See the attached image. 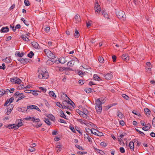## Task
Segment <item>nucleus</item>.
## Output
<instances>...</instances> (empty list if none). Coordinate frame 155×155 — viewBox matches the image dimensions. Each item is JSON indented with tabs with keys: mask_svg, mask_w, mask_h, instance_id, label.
<instances>
[{
	"mask_svg": "<svg viewBox=\"0 0 155 155\" xmlns=\"http://www.w3.org/2000/svg\"><path fill=\"white\" fill-rule=\"evenodd\" d=\"M116 14L117 17L121 20L124 21L126 18V15L124 12L122 11H117Z\"/></svg>",
	"mask_w": 155,
	"mask_h": 155,
	"instance_id": "1",
	"label": "nucleus"
},
{
	"mask_svg": "<svg viewBox=\"0 0 155 155\" xmlns=\"http://www.w3.org/2000/svg\"><path fill=\"white\" fill-rule=\"evenodd\" d=\"M38 72H40V73H42L43 77V79H47L48 78L49 75L48 72L47 71V70L45 68L42 67L39 68Z\"/></svg>",
	"mask_w": 155,
	"mask_h": 155,
	"instance_id": "2",
	"label": "nucleus"
},
{
	"mask_svg": "<svg viewBox=\"0 0 155 155\" xmlns=\"http://www.w3.org/2000/svg\"><path fill=\"white\" fill-rule=\"evenodd\" d=\"M44 52L47 56L50 59H53L54 58H56L54 55L48 49H45Z\"/></svg>",
	"mask_w": 155,
	"mask_h": 155,
	"instance_id": "3",
	"label": "nucleus"
},
{
	"mask_svg": "<svg viewBox=\"0 0 155 155\" xmlns=\"http://www.w3.org/2000/svg\"><path fill=\"white\" fill-rule=\"evenodd\" d=\"M25 120H31L33 122H38L40 121V120L38 119H35L34 117H26L25 118Z\"/></svg>",
	"mask_w": 155,
	"mask_h": 155,
	"instance_id": "4",
	"label": "nucleus"
},
{
	"mask_svg": "<svg viewBox=\"0 0 155 155\" xmlns=\"http://www.w3.org/2000/svg\"><path fill=\"white\" fill-rule=\"evenodd\" d=\"M95 12L99 13L101 12V7L98 2L95 4Z\"/></svg>",
	"mask_w": 155,
	"mask_h": 155,
	"instance_id": "5",
	"label": "nucleus"
},
{
	"mask_svg": "<svg viewBox=\"0 0 155 155\" xmlns=\"http://www.w3.org/2000/svg\"><path fill=\"white\" fill-rule=\"evenodd\" d=\"M102 100L100 98H98L95 100V106H102L104 102H102Z\"/></svg>",
	"mask_w": 155,
	"mask_h": 155,
	"instance_id": "6",
	"label": "nucleus"
},
{
	"mask_svg": "<svg viewBox=\"0 0 155 155\" xmlns=\"http://www.w3.org/2000/svg\"><path fill=\"white\" fill-rule=\"evenodd\" d=\"M104 77L106 79L109 80L112 78L113 75L111 73H108L107 74L104 75Z\"/></svg>",
	"mask_w": 155,
	"mask_h": 155,
	"instance_id": "7",
	"label": "nucleus"
},
{
	"mask_svg": "<svg viewBox=\"0 0 155 155\" xmlns=\"http://www.w3.org/2000/svg\"><path fill=\"white\" fill-rule=\"evenodd\" d=\"M14 100V98L13 97H11L9 99H7L4 104V106H7L8 104H10L12 103L13 101Z\"/></svg>",
	"mask_w": 155,
	"mask_h": 155,
	"instance_id": "8",
	"label": "nucleus"
},
{
	"mask_svg": "<svg viewBox=\"0 0 155 155\" xmlns=\"http://www.w3.org/2000/svg\"><path fill=\"white\" fill-rule=\"evenodd\" d=\"M122 59L126 61H128L129 59V56L127 54H124L122 56Z\"/></svg>",
	"mask_w": 155,
	"mask_h": 155,
	"instance_id": "9",
	"label": "nucleus"
},
{
	"mask_svg": "<svg viewBox=\"0 0 155 155\" xmlns=\"http://www.w3.org/2000/svg\"><path fill=\"white\" fill-rule=\"evenodd\" d=\"M55 147V149L58 153L60 152L62 148V145L61 144H59L58 145H56Z\"/></svg>",
	"mask_w": 155,
	"mask_h": 155,
	"instance_id": "10",
	"label": "nucleus"
},
{
	"mask_svg": "<svg viewBox=\"0 0 155 155\" xmlns=\"http://www.w3.org/2000/svg\"><path fill=\"white\" fill-rule=\"evenodd\" d=\"M22 120L21 119H18L17 120V122H18V123L17 124V125H16V129H18L19 127H20L23 125V124L22 122Z\"/></svg>",
	"mask_w": 155,
	"mask_h": 155,
	"instance_id": "11",
	"label": "nucleus"
},
{
	"mask_svg": "<svg viewBox=\"0 0 155 155\" xmlns=\"http://www.w3.org/2000/svg\"><path fill=\"white\" fill-rule=\"evenodd\" d=\"M151 126L150 124H148L147 125L145 124V127L142 128V129L144 131H147L150 129Z\"/></svg>",
	"mask_w": 155,
	"mask_h": 155,
	"instance_id": "12",
	"label": "nucleus"
},
{
	"mask_svg": "<svg viewBox=\"0 0 155 155\" xmlns=\"http://www.w3.org/2000/svg\"><path fill=\"white\" fill-rule=\"evenodd\" d=\"M56 61H54L53 60H48L46 62V64L47 65H51L54 63L56 62Z\"/></svg>",
	"mask_w": 155,
	"mask_h": 155,
	"instance_id": "13",
	"label": "nucleus"
},
{
	"mask_svg": "<svg viewBox=\"0 0 155 155\" xmlns=\"http://www.w3.org/2000/svg\"><path fill=\"white\" fill-rule=\"evenodd\" d=\"M32 46L35 49H39V45L38 43L36 42H33L31 43Z\"/></svg>",
	"mask_w": 155,
	"mask_h": 155,
	"instance_id": "14",
	"label": "nucleus"
},
{
	"mask_svg": "<svg viewBox=\"0 0 155 155\" xmlns=\"http://www.w3.org/2000/svg\"><path fill=\"white\" fill-rule=\"evenodd\" d=\"M9 28L8 27H2L0 30V32L1 33H6L8 31Z\"/></svg>",
	"mask_w": 155,
	"mask_h": 155,
	"instance_id": "15",
	"label": "nucleus"
},
{
	"mask_svg": "<svg viewBox=\"0 0 155 155\" xmlns=\"http://www.w3.org/2000/svg\"><path fill=\"white\" fill-rule=\"evenodd\" d=\"M101 12L102 13V15H103L104 17L105 18H107V19H108V15L105 12V10H102Z\"/></svg>",
	"mask_w": 155,
	"mask_h": 155,
	"instance_id": "16",
	"label": "nucleus"
},
{
	"mask_svg": "<svg viewBox=\"0 0 155 155\" xmlns=\"http://www.w3.org/2000/svg\"><path fill=\"white\" fill-rule=\"evenodd\" d=\"M95 109L97 113L100 114L102 111V106H95Z\"/></svg>",
	"mask_w": 155,
	"mask_h": 155,
	"instance_id": "17",
	"label": "nucleus"
},
{
	"mask_svg": "<svg viewBox=\"0 0 155 155\" xmlns=\"http://www.w3.org/2000/svg\"><path fill=\"white\" fill-rule=\"evenodd\" d=\"M84 138H87L88 140V141L90 143H91L92 142V137L88 136L87 134H84Z\"/></svg>",
	"mask_w": 155,
	"mask_h": 155,
	"instance_id": "18",
	"label": "nucleus"
},
{
	"mask_svg": "<svg viewBox=\"0 0 155 155\" xmlns=\"http://www.w3.org/2000/svg\"><path fill=\"white\" fill-rule=\"evenodd\" d=\"M56 68L57 70L58 69L60 71H63L64 70H68L69 68L66 67H57Z\"/></svg>",
	"mask_w": 155,
	"mask_h": 155,
	"instance_id": "19",
	"label": "nucleus"
},
{
	"mask_svg": "<svg viewBox=\"0 0 155 155\" xmlns=\"http://www.w3.org/2000/svg\"><path fill=\"white\" fill-rule=\"evenodd\" d=\"M129 147L130 150L134 151V143L132 141H131L130 142L129 144Z\"/></svg>",
	"mask_w": 155,
	"mask_h": 155,
	"instance_id": "20",
	"label": "nucleus"
},
{
	"mask_svg": "<svg viewBox=\"0 0 155 155\" xmlns=\"http://www.w3.org/2000/svg\"><path fill=\"white\" fill-rule=\"evenodd\" d=\"M9 129H17L16 127V125L15 124H10L8 125L7 127Z\"/></svg>",
	"mask_w": 155,
	"mask_h": 155,
	"instance_id": "21",
	"label": "nucleus"
},
{
	"mask_svg": "<svg viewBox=\"0 0 155 155\" xmlns=\"http://www.w3.org/2000/svg\"><path fill=\"white\" fill-rule=\"evenodd\" d=\"M117 116L120 119H122L124 118V115L123 114L120 112L119 110H118L117 112Z\"/></svg>",
	"mask_w": 155,
	"mask_h": 155,
	"instance_id": "22",
	"label": "nucleus"
},
{
	"mask_svg": "<svg viewBox=\"0 0 155 155\" xmlns=\"http://www.w3.org/2000/svg\"><path fill=\"white\" fill-rule=\"evenodd\" d=\"M58 61L60 63L63 64L66 62L67 61L64 57H62L60 60H58Z\"/></svg>",
	"mask_w": 155,
	"mask_h": 155,
	"instance_id": "23",
	"label": "nucleus"
},
{
	"mask_svg": "<svg viewBox=\"0 0 155 155\" xmlns=\"http://www.w3.org/2000/svg\"><path fill=\"white\" fill-rule=\"evenodd\" d=\"M60 113L61 114L60 116L62 117H63L65 119L68 120V119L66 118V117L65 114L64 113L63 111L61 110H60Z\"/></svg>",
	"mask_w": 155,
	"mask_h": 155,
	"instance_id": "24",
	"label": "nucleus"
},
{
	"mask_svg": "<svg viewBox=\"0 0 155 155\" xmlns=\"http://www.w3.org/2000/svg\"><path fill=\"white\" fill-rule=\"evenodd\" d=\"M94 79L95 81H100L101 80L100 77L96 74H94L93 76Z\"/></svg>",
	"mask_w": 155,
	"mask_h": 155,
	"instance_id": "25",
	"label": "nucleus"
},
{
	"mask_svg": "<svg viewBox=\"0 0 155 155\" xmlns=\"http://www.w3.org/2000/svg\"><path fill=\"white\" fill-rule=\"evenodd\" d=\"M21 37L23 40L26 41L28 42L29 41V39L28 38H27L26 35H22Z\"/></svg>",
	"mask_w": 155,
	"mask_h": 155,
	"instance_id": "26",
	"label": "nucleus"
},
{
	"mask_svg": "<svg viewBox=\"0 0 155 155\" xmlns=\"http://www.w3.org/2000/svg\"><path fill=\"white\" fill-rule=\"evenodd\" d=\"M74 61H70L67 63V66L70 67H72L74 64Z\"/></svg>",
	"mask_w": 155,
	"mask_h": 155,
	"instance_id": "27",
	"label": "nucleus"
},
{
	"mask_svg": "<svg viewBox=\"0 0 155 155\" xmlns=\"http://www.w3.org/2000/svg\"><path fill=\"white\" fill-rule=\"evenodd\" d=\"M49 94L50 97H53L54 98L56 97V95L53 91H50L49 92Z\"/></svg>",
	"mask_w": 155,
	"mask_h": 155,
	"instance_id": "28",
	"label": "nucleus"
},
{
	"mask_svg": "<svg viewBox=\"0 0 155 155\" xmlns=\"http://www.w3.org/2000/svg\"><path fill=\"white\" fill-rule=\"evenodd\" d=\"M29 59L22 58L21 63L22 64H26L29 62Z\"/></svg>",
	"mask_w": 155,
	"mask_h": 155,
	"instance_id": "29",
	"label": "nucleus"
},
{
	"mask_svg": "<svg viewBox=\"0 0 155 155\" xmlns=\"http://www.w3.org/2000/svg\"><path fill=\"white\" fill-rule=\"evenodd\" d=\"M48 117L53 121H54L55 120V117L52 114H49L48 116Z\"/></svg>",
	"mask_w": 155,
	"mask_h": 155,
	"instance_id": "30",
	"label": "nucleus"
},
{
	"mask_svg": "<svg viewBox=\"0 0 155 155\" xmlns=\"http://www.w3.org/2000/svg\"><path fill=\"white\" fill-rule=\"evenodd\" d=\"M75 19L78 22L81 21V19L80 16L79 15L77 14L74 17Z\"/></svg>",
	"mask_w": 155,
	"mask_h": 155,
	"instance_id": "31",
	"label": "nucleus"
},
{
	"mask_svg": "<svg viewBox=\"0 0 155 155\" xmlns=\"http://www.w3.org/2000/svg\"><path fill=\"white\" fill-rule=\"evenodd\" d=\"M77 112L80 115L82 116H84V115L85 116H86V114L84 113L82 111H81L79 109H78L77 110Z\"/></svg>",
	"mask_w": 155,
	"mask_h": 155,
	"instance_id": "32",
	"label": "nucleus"
},
{
	"mask_svg": "<svg viewBox=\"0 0 155 155\" xmlns=\"http://www.w3.org/2000/svg\"><path fill=\"white\" fill-rule=\"evenodd\" d=\"M35 105H31L28 106L27 107V109H35V108H36Z\"/></svg>",
	"mask_w": 155,
	"mask_h": 155,
	"instance_id": "33",
	"label": "nucleus"
},
{
	"mask_svg": "<svg viewBox=\"0 0 155 155\" xmlns=\"http://www.w3.org/2000/svg\"><path fill=\"white\" fill-rule=\"evenodd\" d=\"M27 108H26L25 107H22L21 108H20L18 110L21 112H24L27 111Z\"/></svg>",
	"mask_w": 155,
	"mask_h": 155,
	"instance_id": "34",
	"label": "nucleus"
},
{
	"mask_svg": "<svg viewBox=\"0 0 155 155\" xmlns=\"http://www.w3.org/2000/svg\"><path fill=\"white\" fill-rule=\"evenodd\" d=\"M93 129L94 130H95V131H96L97 132V136L100 137L103 136V133L102 132H100L95 129Z\"/></svg>",
	"mask_w": 155,
	"mask_h": 155,
	"instance_id": "35",
	"label": "nucleus"
},
{
	"mask_svg": "<svg viewBox=\"0 0 155 155\" xmlns=\"http://www.w3.org/2000/svg\"><path fill=\"white\" fill-rule=\"evenodd\" d=\"M25 96L23 95V94H22V95H21V96H19V97L18 98L17 100L16 101V102H18V101L19 100H20L23 98H25Z\"/></svg>",
	"mask_w": 155,
	"mask_h": 155,
	"instance_id": "36",
	"label": "nucleus"
},
{
	"mask_svg": "<svg viewBox=\"0 0 155 155\" xmlns=\"http://www.w3.org/2000/svg\"><path fill=\"white\" fill-rule=\"evenodd\" d=\"M34 53L32 51H31L28 54V57L29 58H32V57L33 55H34Z\"/></svg>",
	"mask_w": 155,
	"mask_h": 155,
	"instance_id": "37",
	"label": "nucleus"
},
{
	"mask_svg": "<svg viewBox=\"0 0 155 155\" xmlns=\"http://www.w3.org/2000/svg\"><path fill=\"white\" fill-rule=\"evenodd\" d=\"M6 94V91H5L4 90L2 89L0 90V95L1 96H2L4 94Z\"/></svg>",
	"mask_w": 155,
	"mask_h": 155,
	"instance_id": "38",
	"label": "nucleus"
},
{
	"mask_svg": "<svg viewBox=\"0 0 155 155\" xmlns=\"http://www.w3.org/2000/svg\"><path fill=\"white\" fill-rule=\"evenodd\" d=\"M44 121H45V122L46 123V124H47L48 125H51V122H50V121H49V120L48 118H45L44 120Z\"/></svg>",
	"mask_w": 155,
	"mask_h": 155,
	"instance_id": "39",
	"label": "nucleus"
},
{
	"mask_svg": "<svg viewBox=\"0 0 155 155\" xmlns=\"http://www.w3.org/2000/svg\"><path fill=\"white\" fill-rule=\"evenodd\" d=\"M21 20L23 21V23L26 25L28 26L29 25V22L25 21L24 18H21Z\"/></svg>",
	"mask_w": 155,
	"mask_h": 155,
	"instance_id": "40",
	"label": "nucleus"
},
{
	"mask_svg": "<svg viewBox=\"0 0 155 155\" xmlns=\"http://www.w3.org/2000/svg\"><path fill=\"white\" fill-rule=\"evenodd\" d=\"M22 93H20L18 91H17L15 94L14 96H16V97L17 98L18 97H19V96H21L22 95Z\"/></svg>",
	"mask_w": 155,
	"mask_h": 155,
	"instance_id": "41",
	"label": "nucleus"
},
{
	"mask_svg": "<svg viewBox=\"0 0 155 155\" xmlns=\"http://www.w3.org/2000/svg\"><path fill=\"white\" fill-rule=\"evenodd\" d=\"M80 35L79 32L77 29H76L75 32L74 33V36L76 38H78L79 36Z\"/></svg>",
	"mask_w": 155,
	"mask_h": 155,
	"instance_id": "42",
	"label": "nucleus"
},
{
	"mask_svg": "<svg viewBox=\"0 0 155 155\" xmlns=\"http://www.w3.org/2000/svg\"><path fill=\"white\" fill-rule=\"evenodd\" d=\"M17 79V77H14L13 78H11L10 79V81L11 82L15 83V82H16V79Z\"/></svg>",
	"mask_w": 155,
	"mask_h": 155,
	"instance_id": "43",
	"label": "nucleus"
},
{
	"mask_svg": "<svg viewBox=\"0 0 155 155\" xmlns=\"http://www.w3.org/2000/svg\"><path fill=\"white\" fill-rule=\"evenodd\" d=\"M84 91L87 93L89 94V93H91V92L92 89L91 88L85 89L84 90Z\"/></svg>",
	"mask_w": 155,
	"mask_h": 155,
	"instance_id": "44",
	"label": "nucleus"
},
{
	"mask_svg": "<svg viewBox=\"0 0 155 155\" xmlns=\"http://www.w3.org/2000/svg\"><path fill=\"white\" fill-rule=\"evenodd\" d=\"M122 96L126 100H128L129 97L127 95L125 94H122Z\"/></svg>",
	"mask_w": 155,
	"mask_h": 155,
	"instance_id": "45",
	"label": "nucleus"
},
{
	"mask_svg": "<svg viewBox=\"0 0 155 155\" xmlns=\"http://www.w3.org/2000/svg\"><path fill=\"white\" fill-rule=\"evenodd\" d=\"M98 61L100 63H101L104 62V59L103 58L101 57H99L98 58Z\"/></svg>",
	"mask_w": 155,
	"mask_h": 155,
	"instance_id": "46",
	"label": "nucleus"
},
{
	"mask_svg": "<svg viewBox=\"0 0 155 155\" xmlns=\"http://www.w3.org/2000/svg\"><path fill=\"white\" fill-rule=\"evenodd\" d=\"M136 130L140 134H141L142 136L144 137L145 136V134L143 132L141 131L138 129H136Z\"/></svg>",
	"mask_w": 155,
	"mask_h": 155,
	"instance_id": "47",
	"label": "nucleus"
},
{
	"mask_svg": "<svg viewBox=\"0 0 155 155\" xmlns=\"http://www.w3.org/2000/svg\"><path fill=\"white\" fill-rule=\"evenodd\" d=\"M144 111L146 113L148 114V115H150V110L148 108H145L144 109Z\"/></svg>",
	"mask_w": 155,
	"mask_h": 155,
	"instance_id": "48",
	"label": "nucleus"
},
{
	"mask_svg": "<svg viewBox=\"0 0 155 155\" xmlns=\"http://www.w3.org/2000/svg\"><path fill=\"white\" fill-rule=\"evenodd\" d=\"M39 88L43 93H45L46 91V89L43 87H40Z\"/></svg>",
	"mask_w": 155,
	"mask_h": 155,
	"instance_id": "49",
	"label": "nucleus"
},
{
	"mask_svg": "<svg viewBox=\"0 0 155 155\" xmlns=\"http://www.w3.org/2000/svg\"><path fill=\"white\" fill-rule=\"evenodd\" d=\"M5 61L7 63H10L11 61V59L9 57H7L5 59Z\"/></svg>",
	"mask_w": 155,
	"mask_h": 155,
	"instance_id": "50",
	"label": "nucleus"
},
{
	"mask_svg": "<svg viewBox=\"0 0 155 155\" xmlns=\"http://www.w3.org/2000/svg\"><path fill=\"white\" fill-rule=\"evenodd\" d=\"M75 146L80 150H84L82 147L80 146L79 145L76 144L75 145Z\"/></svg>",
	"mask_w": 155,
	"mask_h": 155,
	"instance_id": "51",
	"label": "nucleus"
},
{
	"mask_svg": "<svg viewBox=\"0 0 155 155\" xmlns=\"http://www.w3.org/2000/svg\"><path fill=\"white\" fill-rule=\"evenodd\" d=\"M21 81L19 78H17V79H16V82H15V84H19L21 83Z\"/></svg>",
	"mask_w": 155,
	"mask_h": 155,
	"instance_id": "52",
	"label": "nucleus"
},
{
	"mask_svg": "<svg viewBox=\"0 0 155 155\" xmlns=\"http://www.w3.org/2000/svg\"><path fill=\"white\" fill-rule=\"evenodd\" d=\"M68 99L70 100V101H68V103H69L73 107H74V106L75 104L74 102L72 101L69 98H68Z\"/></svg>",
	"mask_w": 155,
	"mask_h": 155,
	"instance_id": "53",
	"label": "nucleus"
},
{
	"mask_svg": "<svg viewBox=\"0 0 155 155\" xmlns=\"http://www.w3.org/2000/svg\"><path fill=\"white\" fill-rule=\"evenodd\" d=\"M28 150L31 152H33L35 150V149L31 146L29 147Z\"/></svg>",
	"mask_w": 155,
	"mask_h": 155,
	"instance_id": "54",
	"label": "nucleus"
},
{
	"mask_svg": "<svg viewBox=\"0 0 155 155\" xmlns=\"http://www.w3.org/2000/svg\"><path fill=\"white\" fill-rule=\"evenodd\" d=\"M24 3H25V5L26 6H28L29 5H30L29 2L28 0H25V1H24Z\"/></svg>",
	"mask_w": 155,
	"mask_h": 155,
	"instance_id": "55",
	"label": "nucleus"
},
{
	"mask_svg": "<svg viewBox=\"0 0 155 155\" xmlns=\"http://www.w3.org/2000/svg\"><path fill=\"white\" fill-rule=\"evenodd\" d=\"M70 129L74 133H75L76 132L75 131V130L74 129L73 126L70 125L69 126Z\"/></svg>",
	"mask_w": 155,
	"mask_h": 155,
	"instance_id": "56",
	"label": "nucleus"
},
{
	"mask_svg": "<svg viewBox=\"0 0 155 155\" xmlns=\"http://www.w3.org/2000/svg\"><path fill=\"white\" fill-rule=\"evenodd\" d=\"M17 55L18 57H22L23 56L24 54L23 53H20L19 51H18V52Z\"/></svg>",
	"mask_w": 155,
	"mask_h": 155,
	"instance_id": "57",
	"label": "nucleus"
},
{
	"mask_svg": "<svg viewBox=\"0 0 155 155\" xmlns=\"http://www.w3.org/2000/svg\"><path fill=\"white\" fill-rule=\"evenodd\" d=\"M6 68L5 66L4 63L2 64V66H0V69L5 70Z\"/></svg>",
	"mask_w": 155,
	"mask_h": 155,
	"instance_id": "58",
	"label": "nucleus"
},
{
	"mask_svg": "<svg viewBox=\"0 0 155 155\" xmlns=\"http://www.w3.org/2000/svg\"><path fill=\"white\" fill-rule=\"evenodd\" d=\"M87 153V152H81V151H79L77 152V154L78 155H83L86 154Z\"/></svg>",
	"mask_w": 155,
	"mask_h": 155,
	"instance_id": "59",
	"label": "nucleus"
},
{
	"mask_svg": "<svg viewBox=\"0 0 155 155\" xmlns=\"http://www.w3.org/2000/svg\"><path fill=\"white\" fill-rule=\"evenodd\" d=\"M7 111L6 113V114L7 115H9L11 113L12 110L10 109L9 108H8L7 110Z\"/></svg>",
	"mask_w": 155,
	"mask_h": 155,
	"instance_id": "60",
	"label": "nucleus"
},
{
	"mask_svg": "<svg viewBox=\"0 0 155 155\" xmlns=\"http://www.w3.org/2000/svg\"><path fill=\"white\" fill-rule=\"evenodd\" d=\"M39 72V74L38 75V77L39 79H43V74H42V73H40V72Z\"/></svg>",
	"mask_w": 155,
	"mask_h": 155,
	"instance_id": "61",
	"label": "nucleus"
},
{
	"mask_svg": "<svg viewBox=\"0 0 155 155\" xmlns=\"http://www.w3.org/2000/svg\"><path fill=\"white\" fill-rule=\"evenodd\" d=\"M79 128H78L77 126H76L75 127V129L77 130V131L80 134H82V133L80 130H79Z\"/></svg>",
	"mask_w": 155,
	"mask_h": 155,
	"instance_id": "62",
	"label": "nucleus"
},
{
	"mask_svg": "<svg viewBox=\"0 0 155 155\" xmlns=\"http://www.w3.org/2000/svg\"><path fill=\"white\" fill-rule=\"evenodd\" d=\"M100 145L101 146L105 147L107 145V143H105L104 142H102L101 143Z\"/></svg>",
	"mask_w": 155,
	"mask_h": 155,
	"instance_id": "63",
	"label": "nucleus"
},
{
	"mask_svg": "<svg viewBox=\"0 0 155 155\" xmlns=\"http://www.w3.org/2000/svg\"><path fill=\"white\" fill-rule=\"evenodd\" d=\"M92 22V21L90 20L88 22H86V26L87 27H88L89 26L91 25V23Z\"/></svg>",
	"mask_w": 155,
	"mask_h": 155,
	"instance_id": "64",
	"label": "nucleus"
}]
</instances>
